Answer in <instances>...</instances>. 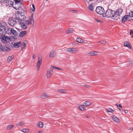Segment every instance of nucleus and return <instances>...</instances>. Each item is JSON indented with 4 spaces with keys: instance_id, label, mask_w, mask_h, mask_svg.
Masks as SVG:
<instances>
[{
    "instance_id": "f257e3e1",
    "label": "nucleus",
    "mask_w": 133,
    "mask_h": 133,
    "mask_svg": "<svg viewBox=\"0 0 133 133\" xmlns=\"http://www.w3.org/2000/svg\"><path fill=\"white\" fill-rule=\"evenodd\" d=\"M16 19L19 22L24 21L26 19V17L23 13L19 11L15 14Z\"/></svg>"
},
{
    "instance_id": "f03ea898",
    "label": "nucleus",
    "mask_w": 133,
    "mask_h": 133,
    "mask_svg": "<svg viewBox=\"0 0 133 133\" xmlns=\"http://www.w3.org/2000/svg\"><path fill=\"white\" fill-rule=\"evenodd\" d=\"M115 14V12L110 9H108L107 10L105 14H103V17L106 16L108 17H112Z\"/></svg>"
},
{
    "instance_id": "7ed1b4c3",
    "label": "nucleus",
    "mask_w": 133,
    "mask_h": 133,
    "mask_svg": "<svg viewBox=\"0 0 133 133\" xmlns=\"http://www.w3.org/2000/svg\"><path fill=\"white\" fill-rule=\"evenodd\" d=\"M95 11L98 14L100 15H103L105 12L104 9L101 6H99L96 7Z\"/></svg>"
},
{
    "instance_id": "20e7f679",
    "label": "nucleus",
    "mask_w": 133,
    "mask_h": 133,
    "mask_svg": "<svg viewBox=\"0 0 133 133\" xmlns=\"http://www.w3.org/2000/svg\"><path fill=\"white\" fill-rule=\"evenodd\" d=\"M33 14L32 15V17L30 18L29 19L25 20H24V21H23V22L25 23L26 25H28L30 24H31L32 23V22L33 24H34V21L33 19V18L32 17Z\"/></svg>"
},
{
    "instance_id": "39448f33",
    "label": "nucleus",
    "mask_w": 133,
    "mask_h": 133,
    "mask_svg": "<svg viewBox=\"0 0 133 133\" xmlns=\"http://www.w3.org/2000/svg\"><path fill=\"white\" fill-rule=\"evenodd\" d=\"M23 3H15L12 6V7L16 9H22V5H23Z\"/></svg>"
},
{
    "instance_id": "423d86ee",
    "label": "nucleus",
    "mask_w": 133,
    "mask_h": 133,
    "mask_svg": "<svg viewBox=\"0 0 133 133\" xmlns=\"http://www.w3.org/2000/svg\"><path fill=\"white\" fill-rule=\"evenodd\" d=\"M8 23L10 25L14 26L16 24L15 19L13 18H9V19Z\"/></svg>"
},
{
    "instance_id": "0eeeda50",
    "label": "nucleus",
    "mask_w": 133,
    "mask_h": 133,
    "mask_svg": "<svg viewBox=\"0 0 133 133\" xmlns=\"http://www.w3.org/2000/svg\"><path fill=\"white\" fill-rule=\"evenodd\" d=\"M6 27L4 25H1L0 26V34L4 35L6 34L5 30Z\"/></svg>"
},
{
    "instance_id": "6e6552de",
    "label": "nucleus",
    "mask_w": 133,
    "mask_h": 133,
    "mask_svg": "<svg viewBox=\"0 0 133 133\" xmlns=\"http://www.w3.org/2000/svg\"><path fill=\"white\" fill-rule=\"evenodd\" d=\"M1 41L3 42L6 43L7 42L9 41H10V38L6 36H2V37L1 38Z\"/></svg>"
},
{
    "instance_id": "1a4fd4ad",
    "label": "nucleus",
    "mask_w": 133,
    "mask_h": 133,
    "mask_svg": "<svg viewBox=\"0 0 133 133\" xmlns=\"http://www.w3.org/2000/svg\"><path fill=\"white\" fill-rule=\"evenodd\" d=\"M42 61V57H39L38 58V61L37 63V70L38 71L40 68V66L41 64Z\"/></svg>"
},
{
    "instance_id": "9d476101",
    "label": "nucleus",
    "mask_w": 133,
    "mask_h": 133,
    "mask_svg": "<svg viewBox=\"0 0 133 133\" xmlns=\"http://www.w3.org/2000/svg\"><path fill=\"white\" fill-rule=\"evenodd\" d=\"M13 3V2L11 0H6L4 4L7 6L12 7Z\"/></svg>"
},
{
    "instance_id": "9b49d317",
    "label": "nucleus",
    "mask_w": 133,
    "mask_h": 133,
    "mask_svg": "<svg viewBox=\"0 0 133 133\" xmlns=\"http://www.w3.org/2000/svg\"><path fill=\"white\" fill-rule=\"evenodd\" d=\"M52 69L49 70L47 71L46 73V77L47 78L50 77L52 75L53 72Z\"/></svg>"
},
{
    "instance_id": "f8f14e48",
    "label": "nucleus",
    "mask_w": 133,
    "mask_h": 133,
    "mask_svg": "<svg viewBox=\"0 0 133 133\" xmlns=\"http://www.w3.org/2000/svg\"><path fill=\"white\" fill-rule=\"evenodd\" d=\"M22 42L21 41L15 42L13 44L14 46L16 48H18L22 44Z\"/></svg>"
},
{
    "instance_id": "ddd939ff",
    "label": "nucleus",
    "mask_w": 133,
    "mask_h": 133,
    "mask_svg": "<svg viewBox=\"0 0 133 133\" xmlns=\"http://www.w3.org/2000/svg\"><path fill=\"white\" fill-rule=\"evenodd\" d=\"M20 25L21 28L23 29H25L27 28L26 25L24 22H20Z\"/></svg>"
},
{
    "instance_id": "4468645a",
    "label": "nucleus",
    "mask_w": 133,
    "mask_h": 133,
    "mask_svg": "<svg viewBox=\"0 0 133 133\" xmlns=\"http://www.w3.org/2000/svg\"><path fill=\"white\" fill-rule=\"evenodd\" d=\"M123 11V9H118L116 11L115 14H116L117 15H118L119 16L120 14Z\"/></svg>"
},
{
    "instance_id": "2eb2a0df",
    "label": "nucleus",
    "mask_w": 133,
    "mask_h": 133,
    "mask_svg": "<svg viewBox=\"0 0 133 133\" xmlns=\"http://www.w3.org/2000/svg\"><path fill=\"white\" fill-rule=\"evenodd\" d=\"M41 97L43 99H45L49 97V96L45 92L44 93L41 95Z\"/></svg>"
},
{
    "instance_id": "dca6fc26",
    "label": "nucleus",
    "mask_w": 133,
    "mask_h": 133,
    "mask_svg": "<svg viewBox=\"0 0 133 133\" xmlns=\"http://www.w3.org/2000/svg\"><path fill=\"white\" fill-rule=\"evenodd\" d=\"M11 28L10 29L8 27H6L5 30L6 33L9 35L11 34L12 33Z\"/></svg>"
},
{
    "instance_id": "f3484780",
    "label": "nucleus",
    "mask_w": 133,
    "mask_h": 133,
    "mask_svg": "<svg viewBox=\"0 0 133 133\" xmlns=\"http://www.w3.org/2000/svg\"><path fill=\"white\" fill-rule=\"evenodd\" d=\"M26 31L24 30L22 31L19 33V36L21 37H23L26 34Z\"/></svg>"
},
{
    "instance_id": "a211bd4d",
    "label": "nucleus",
    "mask_w": 133,
    "mask_h": 133,
    "mask_svg": "<svg viewBox=\"0 0 133 133\" xmlns=\"http://www.w3.org/2000/svg\"><path fill=\"white\" fill-rule=\"evenodd\" d=\"M129 16L128 15H126L124 16V17L122 19L121 22L123 23H124L126 21H127L128 18Z\"/></svg>"
},
{
    "instance_id": "6ab92c4d",
    "label": "nucleus",
    "mask_w": 133,
    "mask_h": 133,
    "mask_svg": "<svg viewBox=\"0 0 133 133\" xmlns=\"http://www.w3.org/2000/svg\"><path fill=\"white\" fill-rule=\"evenodd\" d=\"M112 117L113 120L116 122L119 123V122L120 121L119 119L115 116H113Z\"/></svg>"
},
{
    "instance_id": "aec40b11",
    "label": "nucleus",
    "mask_w": 133,
    "mask_h": 133,
    "mask_svg": "<svg viewBox=\"0 0 133 133\" xmlns=\"http://www.w3.org/2000/svg\"><path fill=\"white\" fill-rule=\"evenodd\" d=\"M55 55V51H52L49 54V57H52Z\"/></svg>"
},
{
    "instance_id": "412c9836",
    "label": "nucleus",
    "mask_w": 133,
    "mask_h": 133,
    "mask_svg": "<svg viewBox=\"0 0 133 133\" xmlns=\"http://www.w3.org/2000/svg\"><path fill=\"white\" fill-rule=\"evenodd\" d=\"M112 18L114 20H118L120 18L119 16L118 15H117L116 14H115L112 16Z\"/></svg>"
},
{
    "instance_id": "4be33fe9",
    "label": "nucleus",
    "mask_w": 133,
    "mask_h": 133,
    "mask_svg": "<svg viewBox=\"0 0 133 133\" xmlns=\"http://www.w3.org/2000/svg\"><path fill=\"white\" fill-rule=\"evenodd\" d=\"M57 91L59 93L62 94L65 93L66 92V90L64 89H59Z\"/></svg>"
},
{
    "instance_id": "5701e85b",
    "label": "nucleus",
    "mask_w": 133,
    "mask_h": 133,
    "mask_svg": "<svg viewBox=\"0 0 133 133\" xmlns=\"http://www.w3.org/2000/svg\"><path fill=\"white\" fill-rule=\"evenodd\" d=\"M79 109L81 111H83L85 109L84 105H80L78 106Z\"/></svg>"
},
{
    "instance_id": "b1692460",
    "label": "nucleus",
    "mask_w": 133,
    "mask_h": 133,
    "mask_svg": "<svg viewBox=\"0 0 133 133\" xmlns=\"http://www.w3.org/2000/svg\"><path fill=\"white\" fill-rule=\"evenodd\" d=\"M124 45L126 47H127L129 48H131L130 46L129 45V42L126 41L124 43Z\"/></svg>"
},
{
    "instance_id": "393cba45",
    "label": "nucleus",
    "mask_w": 133,
    "mask_h": 133,
    "mask_svg": "<svg viewBox=\"0 0 133 133\" xmlns=\"http://www.w3.org/2000/svg\"><path fill=\"white\" fill-rule=\"evenodd\" d=\"M89 55L93 56L97 55V53L96 52L91 51L88 54Z\"/></svg>"
},
{
    "instance_id": "a878e982",
    "label": "nucleus",
    "mask_w": 133,
    "mask_h": 133,
    "mask_svg": "<svg viewBox=\"0 0 133 133\" xmlns=\"http://www.w3.org/2000/svg\"><path fill=\"white\" fill-rule=\"evenodd\" d=\"M74 30L73 29H69L66 32L68 34H69L73 32Z\"/></svg>"
},
{
    "instance_id": "bb28decb",
    "label": "nucleus",
    "mask_w": 133,
    "mask_h": 133,
    "mask_svg": "<svg viewBox=\"0 0 133 133\" xmlns=\"http://www.w3.org/2000/svg\"><path fill=\"white\" fill-rule=\"evenodd\" d=\"M76 41L77 42L80 43H82L83 42V40L79 38H77L76 39Z\"/></svg>"
},
{
    "instance_id": "cd10ccee",
    "label": "nucleus",
    "mask_w": 133,
    "mask_h": 133,
    "mask_svg": "<svg viewBox=\"0 0 133 133\" xmlns=\"http://www.w3.org/2000/svg\"><path fill=\"white\" fill-rule=\"evenodd\" d=\"M84 104L86 106H89L90 104L91 103L89 101H87L85 102Z\"/></svg>"
},
{
    "instance_id": "c85d7f7f",
    "label": "nucleus",
    "mask_w": 133,
    "mask_h": 133,
    "mask_svg": "<svg viewBox=\"0 0 133 133\" xmlns=\"http://www.w3.org/2000/svg\"><path fill=\"white\" fill-rule=\"evenodd\" d=\"M74 49H75L72 48H69L68 49L67 51L69 52L73 53L74 52V51H76V50H74Z\"/></svg>"
},
{
    "instance_id": "c756f323",
    "label": "nucleus",
    "mask_w": 133,
    "mask_h": 133,
    "mask_svg": "<svg viewBox=\"0 0 133 133\" xmlns=\"http://www.w3.org/2000/svg\"><path fill=\"white\" fill-rule=\"evenodd\" d=\"M37 125L38 127L40 128H42L43 127V123L41 122H40L38 123Z\"/></svg>"
},
{
    "instance_id": "7c9ffc66",
    "label": "nucleus",
    "mask_w": 133,
    "mask_h": 133,
    "mask_svg": "<svg viewBox=\"0 0 133 133\" xmlns=\"http://www.w3.org/2000/svg\"><path fill=\"white\" fill-rule=\"evenodd\" d=\"M11 33H12V34L13 35L15 36H17V35L18 34L17 32L16 31L14 30L13 29L11 28Z\"/></svg>"
},
{
    "instance_id": "2f4dec72",
    "label": "nucleus",
    "mask_w": 133,
    "mask_h": 133,
    "mask_svg": "<svg viewBox=\"0 0 133 133\" xmlns=\"http://www.w3.org/2000/svg\"><path fill=\"white\" fill-rule=\"evenodd\" d=\"M89 8L90 10L91 11H92L94 9V7L92 4H90L88 7Z\"/></svg>"
},
{
    "instance_id": "473e14b6",
    "label": "nucleus",
    "mask_w": 133,
    "mask_h": 133,
    "mask_svg": "<svg viewBox=\"0 0 133 133\" xmlns=\"http://www.w3.org/2000/svg\"><path fill=\"white\" fill-rule=\"evenodd\" d=\"M24 125V123L23 122H20L18 123L17 124V126H23Z\"/></svg>"
},
{
    "instance_id": "72a5a7b5",
    "label": "nucleus",
    "mask_w": 133,
    "mask_h": 133,
    "mask_svg": "<svg viewBox=\"0 0 133 133\" xmlns=\"http://www.w3.org/2000/svg\"><path fill=\"white\" fill-rule=\"evenodd\" d=\"M98 42L100 43L103 45H105L106 43V41L104 40H102Z\"/></svg>"
},
{
    "instance_id": "f704fd0d",
    "label": "nucleus",
    "mask_w": 133,
    "mask_h": 133,
    "mask_svg": "<svg viewBox=\"0 0 133 133\" xmlns=\"http://www.w3.org/2000/svg\"><path fill=\"white\" fill-rule=\"evenodd\" d=\"M106 111L107 112H112L114 111V110L110 108H109L106 109Z\"/></svg>"
},
{
    "instance_id": "c9c22d12",
    "label": "nucleus",
    "mask_w": 133,
    "mask_h": 133,
    "mask_svg": "<svg viewBox=\"0 0 133 133\" xmlns=\"http://www.w3.org/2000/svg\"><path fill=\"white\" fill-rule=\"evenodd\" d=\"M13 58V57L12 56L9 57L8 58V62H10L12 60Z\"/></svg>"
},
{
    "instance_id": "e433bc0d",
    "label": "nucleus",
    "mask_w": 133,
    "mask_h": 133,
    "mask_svg": "<svg viewBox=\"0 0 133 133\" xmlns=\"http://www.w3.org/2000/svg\"><path fill=\"white\" fill-rule=\"evenodd\" d=\"M13 127L14 125H10L7 126L6 129L7 130H10L13 128Z\"/></svg>"
},
{
    "instance_id": "4c0bfd02",
    "label": "nucleus",
    "mask_w": 133,
    "mask_h": 133,
    "mask_svg": "<svg viewBox=\"0 0 133 133\" xmlns=\"http://www.w3.org/2000/svg\"><path fill=\"white\" fill-rule=\"evenodd\" d=\"M21 131L24 132H27L28 131V130L27 129H22Z\"/></svg>"
},
{
    "instance_id": "58836bf2",
    "label": "nucleus",
    "mask_w": 133,
    "mask_h": 133,
    "mask_svg": "<svg viewBox=\"0 0 133 133\" xmlns=\"http://www.w3.org/2000/svg\"><path fill=\"white\" fill-rule=\"evenodd\" d=\"M129 16H130L131 17H133V11H131L129 13Z\"/></svg>"
},
{
    "instance_id": "ea45409f",
    "label": "nucleus",
    "mask_w": 133,
    "mask_h": 133,
    "mask_svg": "<svg viewBox=\"0 0 133 133\" xmlns=\"http://www.w3.org/2000/svg\"><path fill=\"white\" fill-rule=\"evenodd\" d=\"M22 49L21 50H22L26 46L25 44L24 43H23V44L22 45Z\"/></svg>"
},
{
    "instance_id": "a19ab883",
    "label": "nucleus",
    "mask_w": 133,
    "mask_h": 133,
    "mask_svg": "<svg viewBox=\"0 0 133 133\" xmlns=\"http://www.w3.org/2000/svg\"><path fill=\"white\" fill-rule=\"evenodd\" d=\"M130 34L132 36L131 37H132L133 36V31L132 30H130Z\"/></svg>"
},
{
    "instance_id": "79ce46f5",
    "label": "nucleus",
    "mask_w": 133,
    "mask_h": 133,
    "mask_svg": "<svg viewBox=\"0 0 133 133\" xmlns=\"http://www.w3.org/2000/svg\"><path fill=\"white\" fill-rule=\"evenodd\" d=\"M32 8H33V9H32V11H34L35 10V6L33 4H32Z\"/></svg>"
},
{
    "instance_id": "37998d69",
    "label": "nucleus",
    "mask_w": 133,
    "mask_h": 133,
    "mask_svg": "<svg viewBox=\"0 0 133 133\" xmlns=\"http://www.w3.org/2000/svg\"><path fill=\"white\" fill-rule=\"evenodd\" d=\"M56 69L60 71H63V70L62 69L57 67H56Z\"/></svg>"
},
{
    "instance_id": "c03bdc74",
    "label": "nucleus",
    "mask_w": 133,
    "mask_h": 133,
    "mask_svg": "<svg viewBox=\"0 0 133 133\" xmlns=\"http://www.w3.org/2000/svg\"><path fill=\"white\" fill-rule=\"evenodd\" d=\"M116 105L117 107H119L121 108H122V106L121 105V104H116Z\"/></svg>"
},
{
    "instance_id": "a18cd8bd",
    "label": "nucleus",
    "mask_w": 133,
    "mask_h": 133,
    "mask_svg": "<svg viewBox=\"0 0 133 133\" xmlns=\"http://www.w3.org/2000/svg\"><path fill=\"white\" fill-rule=\"evenodd\" d=\"M15 3H21L20 2V0H15Z\"/></svg>"
},
{
    "instance_id": "49530a36",
    "label": "nucleus",
    "mask_w": 133,
    "mask_h": 133,
    "mask_svg": "<svg viewBox=\"0 0 133 133\" xmlns=\"http://www.w3.org/2000/svg\"><path fill=\"white\" fill-rule=\"evenodd\" d=\"M84 86L85 87L88 88H90V86L89 85L87 84H85L84 85Z\"/></svg>"
},
{
    "instance_id": "de8ad7c7",
    "label": "nucleus",
    "mask_w": 133,
    "mask_h": 133,
    "mask_svg": "<svg viewBox=\"0 0 133 133\" xmlns=\"http://www.w3.org/2000/svg\"><path fill=\"white\" fill-rule=\"evenodd\" d=\"M6 1V0H0V3H4Z\"/></svg>"
},
{
    "instance_id": "09e8293b",
    "label": "nucleus",
    "mask_w": 133,
    "mask_h": 133,
    "mask_svg": "<svg viewBox=\"0 0 133 133\" xmlns=\"http://www.w3.org/2000/svg\"><path fill=\"white\" fill-rule=\"evenodd\" d=\"M36 56L34 54H33L32 56V58L34 59H35L36 58Z\"/></svg>"
},
{
    "instance_id": "8fccbe9b",
    "label": "nucleus",
    "mask_w": 133,
    "mask_h": 133,
    "mask_svg": "<svg viewBox=\"0 0 133 133\" xmlns=\"http://www.w3.org/2000/svg\"><path fill=\"white\" fill-rule=\"evenodd\" d=\"M71 11L72 12H77V11L76 10H71Z\"/></svg>"
},
{
    "instance_id": "3c124183",
    "label": "nucleus",
    "mask_w": 133,
    "mask_h": 133,
    "mask_svg": "<svg viewBox=\"0 0 133 133\" xmlns=\"http://www.w3.org/2000/svg\"><path fill=\"white\" fill-rule=\"evenodd\" d=\"M51 67L52 68H54V69H56V67L55 66H54L53 65H51Z\"/></svg>"
},
{
    "instance_id": "603ef678",
    "label": "nucleus",
    "mask_w": 133,
    "mask_h": 133,
    "mask_svg": "<svg viewBox=\"0 0 133 133\" xmlns=\"http://www.w3.org/2000/svg\"><path fill=\"white\" fill-rule=\"evenodd\" d=\"M128 111L127 110H124V112L125 113H127L128 112Z\"/></svg>"
},
{
    "instance_id": "864d4df0",
    "label": "nucleus",
    "mask_w": 133,
    "mask_h": 133,
    "mask_svg": "<svg viewBox=\"0 0 133 133\" xmlns=\"http://www.w3.org/2000/svg\"><path fill=\"white\" fill-rule=\"evenodd\" d=\"M95 20L97 22H100V21L98 19H96Z\"/></svg>"
},
{
    "instance_id": "5fc2aeb1",
    "label": "nucleus",
    "mask_w": 133,
    "mask_h": 133,
    "mask_svg": "<svg viewBox=\"0 0 133 133\" xmlns=\"http://www.w3.org/2000/svg\"><path fill=\"white\" fill-rule=\"evenodd\" d=\"M131 64H133V59L131 61Z\"/></svg>"
},
{
    "instance_id": "6e6d98bb",
    "label": "nucleus",
    "mask_w": 133,
    "mask_h": 133,
    "mask_svg": "<svg viewBox=\"0 0 133 133\" xmlns=\"http://www.w3.org/2000/svg\"><path fill=\"white\" fill-rule=\"evenodd\" d=\"M72 44L73 45H76L75 43H72Z\"/></svg>"
},
{
    "instance_id": "4d7b16f0",
    "label": "nucleus",
    "mask_w": 133,
    "mask_h": 133,
    "mask_svg": "<svg viewBox=\"0 0 133 133\" xmlns=\"http://www.w3.org/2000/svg\"><path fill=\"white\" fill-rule=\"evenodd\" d=\"M38 132L39 133H42V131H38Z\"/></svg>"
},
{
    "instance_id": "13d9d810",
    "label": "nucleus",
    "mask_w": 133,
    "mask_h": 133,
    "mask_svg": "<svg viewBox=\"0 0 133 133\" xmlns=\"http://www.w3.org/2000/svg\"><path fill=\"white\" fill-rule=\"evenodd\" d=\"M130 130H133V128H130Z\"/></svg>"
},
{
    "instance_id": "bf43d9fd",
    "label": "nucleus",
    "mask_w": 133,
    "mask_h": 133,
    "mask_svg": "<svg viewBox=\"0 0 133 133\" xmlns=\"http://www.w3.org/2000/svg\"><path fill=\"white\" fill-rule=\"evenodd\" d=\"M118 109L119 110H120V111H121V110L120 109L118 108Z\"/></svg>"
},
{
    "instance_id": "052dcab7",
    "label": "nucleus",
    "mask_w": 133,
    "mask_h": 133,
    "mask_svg": "<svg viewBox=\"0 0 133 133\" xmlns=\"http://www.w3.org/2000/svg\"><path fill=\"white\" fill-rule=\"evenodd\" d=\"M86 117L87 118H88V117H89V116H86Z\"/></svg>"
},
{
    "instance_id": "680f3d73",
    "label": "nucleus",
    "mask_w": 133,
    "mask_h": 133,
    "mask_svg": "<svg viewBox=\"0 0 133 133\" xmlns=\"http://www.w3.org/2000/svg\"><path fill=\"white\" fill-rule=\"evenodd\" d=\"M1 24L0 23V26H1Z\"/></svg>"
}]
</instances>
